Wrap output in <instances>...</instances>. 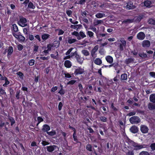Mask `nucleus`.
I'll return each mask as SVG.
<instances>
[{"label":"nucleus","instance_id":"57","mask_svg":"<svg viewBox=\"0 0 155 155\" xmlns=\"http://www.w3.org/2000/svg\"><path fill=\"white\" fill-rule=\"evenodd\" d=\"M78 54L77 53V52L76 51H75L74 52L72 53V52L71 53L70 55V57H73V56H75V57H76V55H78Z\"/></svg>","mask_w":155,"mask_h":155},{"label":"nucleus","instance_id":"14","mask_svg":"<svg viewBox=\"0 0 155 155\" xmlns=\"http://www.w3.org/2000/svg\"><path fill=\"white\" fill-rule=\"evenodd\" d=\"M147 145H139L138 144L137 145L136 147L135 148V150H139L140 149L143 148H145L147 147Z\"/></svg>","mask_w":155,"mask_h":155},{"label":"nucleus","instance_id":"53","mask_svg":"<svg viewBox=\"0 0 155 155\" xmlns=\"http://www.w3.org/2000/svg\"><path fill=\"white\" fill-rule=\"evenodd\" d=\"M139 55L140 57L143 58H146L147 57V54L144 53L140 54Z\"/></svg>","mask_w":155,"mask_h":155},{"label":"nucleus","instance_id":"37","mask_svg":"<svg viewBox=\"0 0 155 155\" xmlns=\"http://www.w3.org/2000/svg\"><path fill=\"white\" fill-rule=\"evenodd\" d=\"M134 21L133 19H127L124 20L123 21V22L126 23H130L133 22Z\"/></svg>","mask_w":155,"mask_h":155},{"label":"nucleus","instance_id":"43","mask_svg":"<svg viewBox=\"0 0 155 155\" xmlns=\"http://www.w3.org/2000/svg\"><path fill=\"white\" fill-rule=\"evenodd\" d=\"M139 155H150V154L147 151H142L140 153Z\"/></svg>","mask_w":155,"mask_h":155},{"label":"nucleus","instance_id":"27","mask_svg":"<svg viewBox=\"0 0 155 155\" xmlns=\"http://www.w3.org/2000/svg\"><path fill=\"white\" fill-rule=\"evenodd\" d=\"M120 78L121 80H127V74H121L120 76Z\"/></svg>","mask_w":155,"mask_h":155},{"label":"nucleus","instance_id":"41","mask_svg":"<svg viewBox=\"0 0 155 155\" xmlns=\"http://www.w3.org/2000/svg\"><path fill=\"white\" fill-rule=\"evenodd\" d=\"M120 41L121 43V44H122L124 46V47H125L126 45V41L124 40V39L123 38H121L120 39Z\"/></svg>","mask_w":155,"mask_h":155},{"label":"nucleus","instance_id":"8","mask_svg":"<svg viewBox=\"0 0 155 155\" xmlns=\"http://www.w3.org/2000/svg\"><path fill=\"white\" fill-rule=\"evenodd\" d=\"M84 72V69L81 67H78L76 69L74 72L75 75H78V74H83Z\"/></svg>","mask_w":155,"mask_h":155},{"label":"nucleus","instance_id":"12","mask_svg":"<svg viewBox=\"0 0 155 155\" xmlns=\"http://www.w3.org/2000/svg\"><path fill=\"white\" fill-rule=\"evenodd\" d=\"M41 130L43 131L46 132L47 133L50 130V127L48 125L45 124L43 126V127Z\"/></svg>","mask_w":155,"mask_h":155},{"label":"nucleus","instance_id":"20","mask_svg":"<svg viewBox=\"0 0 155 155\" xmlns=\"http://www.w3.org/2000/svg\"><path fill=\"white\" fill-rule=\"evenodd\" d=\"M95 16L97 18H101L105 16L104 14L101 13H98L95 15Z\"/></svg>","mask_w":155,"mask_h":155},{"label":"nucleus","instance_id":"26","mask_svg":"<svg viewBox=\"0 0 155 155\" xmlns=\"http://www.w3.org/2000/svg\"><path fill=\"white\" fill-rule=\"evenodd\" d=\"M72 136L74 139V140L77 143H79V142L78 141L77 136V132L75 133H73Z\"/></svg>","mask_w":155,"mask_h":155},{"label":"nucleus","instance_id":"29","mask_svg":"<svg viewBox=\"0 0 155 155\" xmlns=\"http://www.w3.org/2000/svg\"><path fill=\"white\" fill-rule=\"evenodd\" d=\"M50 136H53L56 134V132L54 130H52L50 132H48L47 133Z\"/></svg>","mask_w":155,"mask_h":155},{"label":"nucleus","instance_id":"6","mask_svg":"<svg viewBox=\"0 0 155 155\" xmlns=\"http://www.w3.org/2000/svg\"><path fill=\"white\" fill-rule=\"evenodd\" d=\"M98 45H96L94 47L91 51V54L92 57L94 59L97 56V55L95 53L98 50Z\"/></svg>","mask_w":155,"mask_h":155},{"label":"nucleus","instance_id":"44","mask_svg":"<svg viewBox=\"0 0 155 155\" xmlns=\"http://www.w3.org/2000/svg\"><path fill=\"white\" fill-rule=\"evenodd\" d=\"M28 7L30 8L34 9L35 8V6L33 5V4L30 2L29 3Z\"/></svg>","mask_w":155,"mask_h":155},{"label":"nucleus","instance_id":"61","mask_svg":"<svg viewBox=\"0 0 155 155\" xmlns=\"http://www.w3.org/2000/svg\"><path fill=\"white\" fill-rule=\"evenodd\" d=\"M136 114V113L135 111L130 112L128 114H127V115L129 116H130L135 115Z\"/></svg>","mask_w":155,"mask_h":155},{"label":"nucleus","instance_id":"18","mask_svg":"<svg viewBox=\"0 0 155 155\" xmlns=\"http://www.w3.org/2000/svg\"><path fill=\"white\" fill-rule=\"evenodd\" d=\"M94 61L95 64L98 65H100L102 63L101 60L99 58H96L94 60Z\"/></svg>","mask_w":155,"mask_h":155},{"label":"nucleus","instance_id":"59","mask_svg":"<svg viewBox=\"0 0 155 155\" xmlns=\"http://www.w3.org/2000/svg\"><path fill=\"white\" fill-rule=\"evenodd\" d=\"M68 127L69 128L71 129V130H73V131H74V133H75L77 132L76 130L74 127H71L70 125H69Z\"/></svg>","mask_w":155,"mask_h":155},{"label":"nucleus","instance_id":"4","mask_svg":"<svg viewBox=\"0 0 155 155\" xmlns=\"http://www.w3.org/2000/svg\"><path fill=\"white\" fill-rule=\"evenodd\" d=\"M130 131L133 134H136L138 132L139 128L135 125L132 126L130 128Z\"/></svg>","mask_w":155,"mask_h":155},{"label":"nucleus","instance_id":"36","mask_svg":"<svg viewBox=\"0 0 155 155\" xmlns=\"http://www.w3.org/2000/svg\"><path fill=\"white\" fill-rule=\"evenodd\" d=\"M99 118L100 120L103 122H105L107 121V118L104 116H101Z\"/></svg>","mask_w":155,"mask_h":155},{"label":"nucleus","instance_id":"55","mask_svg":"<svg viewBox=\"0 0 155 155\" xmlns=\"http://www.w3.org/2000/svg\"><path fill=\"white\" fill-rule=\"evenodd\" d=\"M37 120L39 123H40L41 122L43 121V119L41 117H37Z\"/></svg>","mask_w":155,"mask_h":155},{"label":"nucleus","instance_id":"15","mask_svg":"<svg viewBox=\"0 0 155 155\" xmlns=\"http://www.w3.org/2000/svg\"><path fill=\"white\" fill-rule=\"evenodd\" d=\"M105 59L110 64H111L113 62V58L110 56H107L106 57Z\"/></svg>","mask_w":155,"mask_h":155},{"label":"nucleus","instance_id":"42","mask_svg":"<svg viewBox=\"0 0 155 155\" xmlns=\"http://www.w3.org/2000/svg\"><path fill=\"white\" fill-rule=\"evenodd\" d=\"M113 67H114L115 69L116 70H118V68L119 67V64L117 63H113Z\"/></svg>","mask_w":155,"mask_h":155},{"label":"nucleus","instance_id":"3","mask_svg":"<svg viewBox=\"0 0 155 155\" xmlns=\"http://www.w3.org/2000/svg\"><path fill=\"white\" fill-rule=\"evenodd\" d=\"M140 130L143 134L147 133L149 130L148 127L145 125H141L140 126Z\"/></svg>","mask_w":155,"mask_h":155},{"label":"nucleus","instance_id":"49","mask_svg":"<svg viewBox=\"0 0 155 155\" xmlns=\"http://www.w3.org/2000/svg\"><path fill=\"white\" fill-rule=\"evenodd\" d=\"M20 92V91H17L16 92L15 95L16 97L18 99H19V94Z\"/></svg>","mask_w":155,"mask_h":155},{"label":"nucleus","instance_id":"11","mask_svg":"<svg viewBox=\"0 0 155 155\" xmlns=\"http://www.w3.org/2000/svg\"><path fill=\"white\" fill-rule=\"evenodd\" d=\"M127 102L130 104H131L132 106H139L140 105L139 103L138 102L136 103L133 100L132 98H130L127 101Z\"/></svg>","mask_w":155,"mask_h":155},{"label":"nucleus","instance_id":"1","mask_svg":"<svg viewBox=\"0 0 155 155\" xmlns=\"http://www.w3.org/2000/svg\"><path fill=\"white\" fill-rule=\"evenodd\" d=\"M130 122L132 124H137L140 122V118L138 116H134L129 119Z\"/></svg>","mask_w":155,"mask_h":155},{"label":"nucleus","instance_id":"30","mask_svg":"<svg viewBox=\"0 0 155 155\" xmlns=\"http://www.w3.org/2000/svg\"><path fill=\"white\" fill-rule=\"evenodd\" d=\"M77 41V40L75 39H72L71 38H69L68 40V42L70 44H71Z\"/></svg>","mask_w":155,"mask_h":155},{"label":"nucleus","instance_id":"5","mask_svg":"<svg viewBox=\"0 0 155 155\" xmlns=\"http://www.w3.org/2000/svg\"><path fill=\"white\" fill-rule=\"evenodd\" d=\"M142 47L144 48H147L150 47V43L149 41L145 40L143 41L142 43Z\"/></svg>","mask_w":155,"mask_h":155},{"label":"nucleus","instance_id":"47","mask_svg":"<svg viewBox=\"0 0 155 155\" xmlns=\"http://www.w3.org/2000/svg\"><path fill=\"white\" fill-rule=\"evenodd\" d=\"M35 60L34 59H31L28 62V64L30 66H33L35 63Z\"/></svg>","mask_w":155,"mask_h":155},{"label":"nucleus","instance_id":"60","mask_svg":"<svg viewBox=\"0 0 155 155\" xmlns=\"http://www.w3.org/2000/svg\"><path fill=\"white\" fill-rule=\"evenodd\" d=\"M73 49V48H71L69 49L66 53L65 54L67 55H68L70 54L71 52V51H72Z\"/></svg>","mask_w":155,"mask_h":155},{"label":"nucleus","instance_id":"22","mask_svg":"<svg viewBox=\"0 0 155 155\" xmlns=\"http://www.w3.org/2000/svg\"><path fill=\"white\" fill-rule=\"evenodd\" d=\"M9 120L10 121L11 126H13V124L15 123V120L14 118L12 117L9 116L8 117Z\"/></svg>","mask_w":155,"mask_h":155},{"label":"nucleus","instance_id":"28","mask_svg":"<svg viewBox=\"0 0 155 155\" xmlns=\"http://www.w3.org/2000/svg\"><path fill=\"white\" fill-rule=\"evenodd\" d=\"M13 52V48L12 47L10 46L9 47L8 51V55H10Z\"/></svg>","mask_w":155,"mask_h":155},{"label":"nucleus","instance_id":"50","mask_svg":"<svg viewBox=\"0 0 155 155\" xmlns=\"http://www.w3.org/2000/svg\"><path fill=\"white\" fill-rule=\"evenodd\" d=\"M89 29L91 30L93 32L95 33L97 32V30L96 28L91 26L90 27Z\"/></svg>","mask_w":155,"mask_h":155},{"label":"nucleus","instance_id":"45","mask_svg":"<svg viewBox=\"0 0 155 155\" xmlns=\"http://www.w3.org/2000/svg\"><path fill=\"white\" fill-rule=\"evenodd\" d=\"M150 147L152 151L155 150V143H152L150 145Z\"/></svg>","mask_w":155,"mask_h":155},{"label":"nucleus","instance_id":"62","mask_svg":"<svg viewBox=\"0 0 155 155\" xmlns=\"http://www.w3.org/2000/svg\"><path fill=\"white\" fill-rule=\"evenodd\" d=\"M58 93L60 94L61 95H63L64 94L65 91L63 90L62 88H61V89L59 91Z\"/></svg>","mask_w":155,"mask_h":155},{"label":"nucleus","instance_id":"34","mask_svg":"<svg viewBox=\"0 0 155 155\" xmlns=\"http://www.w3.org/2000/svg\"><path fill=\"white\" fill-rule=\"evenodd\" d=\"M86 148L87 150L90 152L92 151V146L90 144H89L87 145Z\"/></svg>","mask_w":155,"mask_h":155},{"label":"nucleus","instance_id":"31","mask_svg":"<svg viewBox=\"0 0 155 155\" xmlns=\"http://www.w3.org/2000/svg\"><path fill=\"white\" fill-rule=\"evenodd\" d=\"M82 53L85 56H87L89 55V52L87 50H83L82 51Z\"/></svg>","mask_w":155,"mask_h":155},{"label":"nucleus","instance_id":"56","mask_svg":"<svg viewBox=\"0 0 155 155\" xmlns=\"http://www.w3.org/2000/svg\"><path fill=\"white\" fill-rule=\"evenodd\" d=\"M130 143H131L132 144V146L134 147L135 148L136 147V146L137 144V143H136L135 142H134V141L131 140H130Z\"/></svg>","mask_w":155,"mask_h":155},{"label":"nucleus","instance_id":"19","mask_svg":"<svg viewBox=\"0 0 155 155\" xmlns=\"http://www.w3.org/2000/svg\"><path fill=\"white\" fill-rule=\"evenodd\" d=\"M150 101L153 103H155V94H152L150 96Z\"/></svg>","mask_w":155,"mask_h":155},{"label":"nucleus","instance_id":"33","mask_svg":"<svg viewBox=\"0 0 155 155\" xmlns=\"http://www.w3.org/2000/svg\"><path fill=\"white\" fill-rule=\"evenodd\" d=\"M18 39L20 41H24L25 40V38L24 37L22 36V35H19L18 38Z\"/></svg>","mask_w":155,"mask_h":155},{"label":"nucleus","instance_id":"40","mask_svg":"<svg viewBox=\"0 0 155 155\" xmlns=\"http://www.w3.org/2000/svg\"><path fill=\"white\" fill-rule=\"evenodd\" d=\"M41 144L43 146H45L50 144V143L45 140H42Z\"/></svg>","mask_w":155,"mask_h":155},{"label":"nucleus","instance_id":"51","mask_svg":"<svg viewBox=\"0 0 155 155\" xmlns=\"http://www.w3.org/2000/svg\"><path fill=\"white\" fill-rule=\"evenodd\" d=\"M53 47V45L51 44H49L48 45L47 48L48 50L49 51H51L52 48Z\"/></svg>","mask_w":155,"mask_h":155},{"label":"nucleus","instance_id":"17","mask_svg":"<svg viewBox=\"0 0 155 155\" xmlns=\"http://www.w3.org/2000/svg\"><path fill=\"white\" fill-rule=\"evenodd\" d=\"M134 59L131 58L126 59L125 61V63L126 64H129L130 63H133L134 62Z\"/></svg>","mask_w":155,"mask_h":155},{"label":"nucleus","instance_id":"64","mask_svg":"<svg viewBox=\"0 0 155 155\" xmlns=\"http://www.w3.org/2000/svg\"><path fill=\"white\" fill-rule=\"evenodd\" d=\"M58 89V87L56 86H55L54 87H53L51 89V92H54L56 90H57Z\"/></svg>","mask_w":155,"mask_h":155},{"label":"nucleus","instance_id":"54","mask_svg":"<svg viewBox=\"0 0 155 155\" xmlns=\"http://www.w3.org/2000/svg\"><path fill=\"white\" fill-rule=\"evenodd\" d=\"M143 16L142 15H140L136 17L137 18L136 20L138 21H139L143 18Z\"/></svg>","mask_w":155,"mask_h":155},{"label":"nucleus","instance_id":"21","mask_svg":"<svg viewBox=\"0 0 155 155\" xmlns=\"http://www.w3.org/2000/svg\"><path fill=\"white\" fill-rule=\"evenodd\" d=\"M151 4V2L150 1H146L144 2V6L147 7H150Z\"/></svg>","mask_w":155,"mask_h":155},{"label":"nucleus","instance_id":"13","mask_svg":"<svg viewBox=\"0 0 155 155\" xmlns=\"http://www.w3.org/2000/svg\"><path fill=\"white\" fill-rule=\"evenodd\" d=\"M75 58L76 59L77 61L80 64H82L84 61V58L81 57L78 54L76 55Z\"/></svg>","mask_w":155,"mask_h":155},{"label":"nucleus","instance_id":"7","mask_svg":"<svg viewBox=\"0 0 155 155\" xmlns=\"http://www.w3.org/2000/svg\"><path fill=\"white\" fill-rule=\"evenodd\" d=\"M145 37V34L143 32H140L138 33L137 36V38L140 40H143Z\"/></svg>","mask_w":155,"mask_h":155},{"label":"nucleus","instance_id":"16","mask_svg":"<svg viewBox=\"0 0 155 155\" xmlns=\"http://www.w3.org/2000/svg\"><path fill=\"white\" fill-rule=\"evenodd\" d=\"M64 65L66 67L69 68L71 67L72 64L70 61L66 60L64 62Z\"/></svg>","mask_w":155,"mask_h":155},{"label":"nucleus","instance_id":"52","mask_svg":"<svg viewBox=\"0 0 155 155\" xmlns=\"http://www.w3.org/2000/svg\"><path fill=\"white\" fill-rule=\"evenodd\" d=\"M64 76L66 78H70L71 77V75L68 73H65Z\"/></svg>","mask_w":155,"mask_h":155},{"label":"nucleus","instance_id":"24","mask_svg":"<svg viewBox=\"0 0 155 155\" xmlns=\"http://www.w3.org/2000/svg\"><path fill=\"white\" fill-rule=\"evenodd\" d=\"M103 22V21L101 20H94V26H97L99 24H101Z\"/></svg>","mask_w":155,"mask_h":155},{"label":"nucleus","instance_id":"39","mask_svg":"<svg viewBox=\"0 0 155 155\" xmlns=\"http://www.w3.org/2000/svg\"><path fill=\"white\" fill-rule=\"evenodd\" d=\"M13 30H14V31L15 32H16L17 31H18V27L17 26V25L15 24H13Z\"/></svg>","mask_w":155,"mask_h":155},{"label":"nucleus","instance_id":"48","mask_svg":"<svg viewBox=\"0 0 155 155\" xmlns=\"http://www.w3.org/2000/svg\"><path fill=\"white\" fill-rule=\"evenodd\" d=\"M76 82V81L71 80L69 81L67 83V85H73Z\"/></svg>","mask_w":155,"mask_h":155},{"label":"nucleus","instance_id":"23","mask_svg":"<svg viewBox=\"0 0 155 155\" xmlns=\"http://www.w3.org/2000/svg\"><path fill=\"white\" fill-rule=\"evenodd\" d=\"M50 35L47 34L45 33L41 36L42 39L45 41L49 37Z\"/></svg>","mask_w":155,"mask_h":155},{"label":"nucleus","instance_id":"58","mask_svg":"<svg viewBox=\"0 0 155 155\" xmlns=\"http://www.w3.org/2000/svg\"><path fill=\"white\" fill-rule=\"evenodd\" d=\"M18 48L19 51H21L23 49V46L22 45L19 44L18 45Z\"/></svg>","mask_w":155,"mask_h":155},{"label":"nucleus","instance_id":"25","mask_svg":"<svg viewBox=\"0 0 155 155\" xmlns=\"http://www.w3.org/2000/svg\"><path fill=\"white\" fill-rule=\"evenodd\" d=\"M149 24H151L153 25H155V20L152 19L150 18L148 20V21Z\"/></svg>","mask_w":155,"mask_h":155},{"label":"nucleus","instance_id":"46","mask_svg":"<svg viewBox=\"0 0 155 155\" xmlns=\"http://www.w3.org/2000/svg\"><path fill=\"white\" fill-rule=\"evenodd\" d=\"M79 35L82 38H85L86 37V35L84 34V33L82 31H80L79 32Z\"/></svg>","mask_w":155,"mask_h":155},{"label":"nucleus","instance_id":"63","mask_svg":"<svg viewBox=\"0 0 155 155\" xmlns=\"http://www.w3.org/2000/svg\"><path fill=\"white\" fill-rule=\"evenodd\" d=\"M0 94H6V92L2 88H1L0 89Z\"/></svg>","mask_w":155,"mask_h":155},{"label":"nucleus","instance_id":"35","mask_svg":"<svg viewBox=\"0 0 155 155\" xmlns=\"http://www.w3.org/2000/svg\"><path fill=\"white\" fill-rule=\"evenodd\" d=\"M87 35L91 38H93L94 37V33L91 31H88L87 33Z\"/></svg>","mask_w":155,"mask_h":155},{"label":"nucleus","instance_id":"10","mask_svg":"<svg viewBox=\"0 0 155 155\" xmlns=\"http://www.w3.org/2000/svg\"><path fill=\"white\" fill-rule=\"evenodd\" d=\"M127 8L129 9H133L135 8L134 5H133V3L131 1H129L127 3V5L126 6Z\"/></svg>","mask_w":155,"mask_h":155},{"label":"nucleus","instance_id":"2","mask_svg":"<svg viewBox=\"0 0 155 155\" xmlns=\"http://www.w3.org/2000/svg\"><path fill=\"white\" fill-rule=\"evenodd\" d=\"M27 20L23 17H20V20L18 21V24L20 26L24 27L27 26Z\"/></svg>","mask_w":155,"mask_h":155},{"label":"nucleus","instance_id":"9","mask_svg":"<svg viewBox=\"0 0 155 155\" xmlns=\"http://www.w3.org/2000/svg\"><path fill=\"white\" fill-rule=\"evenodd\" d=\"M57 146L55 145H51L46 147L47 151L49 152H52L57 147Z\"/></svg>","mask_w":155,"mask_h":155},{"label":"nucleus","instance_id":"32","mask_svg":"<svg viewBox=\"0 0 155 155\" xmlns=\"http://www.w3.org/2000/svg\"><path fill=\"white\" fill-rule=\"evenodd\" d=\"M5 81V83L4 84L3 86L4 87L6 86L8 84H9V82L7 78L4 77V80Z\"/></svg>","mask_w":155,"mask_h":155},{"label":"nucleus","instance_id":"38","mask_svg":"<svg viewBox=\"0 0 155 155\" xmlns=\"http://www.w3.org/2000/svg\"><path fill=\"white\" fill-rule=\"evenodd\" d=\"M51 57L54 58L55 59L57 60L58 58V53H57V55H55L54 54H51L50 55Z\"/></svg>","mask_w":155,"mask_h":155}]
</instances>
